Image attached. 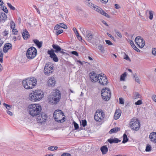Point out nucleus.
Instances as JSON below:
<instances>
[{"label":"nucleus","instance_id":"38","mask_svg":"<svg viewBox=\"0 0 156 156\" xmlns=\"http://www.w3.org/2000/svg\"><path fill=\"white\" fill-rule=\"evenodd\" d=\"M80 124L82 125L83 127L87 125V121L86 120H82V122H80Z\"/></svg>","mask_w":156,"mask_h":156},{"label":"nucleus","instance_id":"24","mask_svg":"<svg viewBox=\"0 0 156 156\" xmlns=\"http://www.w3.org/2000/svg\"><path fill=\"white\" fill-rule=\"evenodd\" d=\"M100 150L103 154L107 153L108 151V148L106 146H103L101 147Z\"/></svg>","mask_w":156,"mask_h":156},{"label":"nucleus","instance_id":"44","mask_svg":"<svg viewBox=\"0 0 156 156\" xmlns=\"http://www.w3.org/2000/svg\"><path fill=\"white\" fill-rule=\"evenodd\" d=\"M15 27V24L13 21H11L10 22V27L12 29H14Z\"/></svg>","mask_w":156,"mask_h":156},{"label":"nucleus","instance_id":"34","mask_svg":"<svg viewBox=\"0 0 156 156\" xmlns=\"http://www.w3.org/2000/svg\"><path fill=\"white\" fill-rule=\"evenodd\" d=\"M58 148V147L57 146H51L48 147V149L49 150L53 151L55 150H57Z\"/></svg>","mask_w":156,"mask_h":156},{"label":"nucleus","instance_id":"4","mask_svg":"<svg viewBox=\"0 0 156 156\" xmlns=\"http://www.w3.org/2000/svg\"><path fill=\"white\" fill-rule=\"evenodd\" d=\"M52 47L54 50H49L48 51V53L50 55V57L53 58L54 61L57 62L58 61V59L54 52L55 53H58L62 50V49L59 46L55 44H52Z\"/></svg>","mask_w":156,"mask_h":156},{"label":"nucleus","instance_id":"27","mask_svg":"<svg viewBox=\"0 0 156 156\" xmlns=\"http://www.w3.org/2000/svg\"><path fill=\"white\" fill-rule=\"evenodd\" d=\"M22 36L25 40L27 39L29 36V33L26 30H24V32L22 34Z\"/></svg>","mask_w":156,"mask_h":156},{"label":"nucleus","instance_id":"28","mask_svg":"<svg viewBox=\"0 0 156 156\" xmlns=\"http://www.w3.org/2000/svg\"><path fill=\"white\" fill-rule=\"evenodd\" d=\"M53 69H44V72L45 74L49 75L53 72Z\"/></svg>","mask_w":156,"mask_h":156},{"label":"nucleus","instance_id":"55","mask_svg":"<svg viewBox=\"0 0 156 156\" xmlns=\"http://www.w3.org/2000/svg\"><path fill=\"white\" fill-rule=\"evenodd\" d=\"M61 156H71V155L68 153H63Z\"/></svg>","mask_w":156,"mask_h":156},{"label":"nucleus","instance_id":"11","mask_svg":"<svg viewBox=\"0 0 156 156\" xmlns=\"http://www.w3.org/2000/svg\"><path fill=\"white\" fill-rule=\"evenodd\" d=\"M105 114L101 110H97L95 113L94 118L97 122H100L103 119Z\"/></svg>","mask_w":156,"mask_h":156},{"label":"nucleus","instance_id":"62","mask_svg":"<svg viewBox=\"0 0 156 156\" xmlns=\"http://www.w3.org/2000/svg\"><path fill=\"white\" fill-rule=\"evenodd\" d=\"M115 8L116 9H119L120 8L119 5L117 4H115Z\"/></svg>","mask_w":156,"mask_h":156},{"label":"nucleus","instance_id":"7","mask_svg":"<svg viewBox=\"0 0 156 156\" xmlns=\"http://www.w3.org/2000/svg\"><path fill=\"white\" fill-rule=\"evenodd\" d=\"M129 126L132 130L137 131L140 128V122L137 118L134 117L129 122Z\"/></svg>","mask_w":156,"mask_h":156},{"label":"nucleus","instance_id":"56","mask_svg":"<svg viewBox=\"0 0 156 156\" xmlns=\"http://www.w3.org/2000/svg\"><path fill=\"white\" fill-rule=\"evenodd\" d=\"M152 99L156 102V95H153L152 97Z\"/></svg>","mask_w":156,"mask_h":156},{"label":"nucleus","instance_id":"40","mask_svg":"<svg viewBox=\"0 0 156 156\" xmlns=\"http://www.w3.org/2000/svg\"><path fill=\"white\" fill-rule=\"evenodd\" d=\"M133 77L135 78V81L136 82L138 83H140V80L139 78L134 75H133Z\"/></svg>","mask_w":156,"mask_h":156},{"label":"nucleus","instance_id":"1","mask_svg":"<svg viewBox=\"0 0 156 156\" xmlns=\"http://www.w3.org/2000/svg\"><path fill=\"white\" fill-rule=\"evenodd\" d=\"M29 113L32 117L40 115L41 112V106L39 104H32L28 106Z\"/></svg>","mask_w":156,"mask_h":156},{"label":"nucleus","instance_id":"21","mask_svg":"<svg viewBox=\"0 0 156 156\" xmlns=\"http://www.w3.org/2000/svg\"><path fill=\"white\" fill-rule=\"evenodd\" d=\"M12 47V45L11 44L9 43L6 44H5L3 50L5 53H6Z\"/></svg>","mask_w":156,"mask_h":156},{"label":"nucleus","instance_id":"37","mask_svg":"<svg viewBox=\"0 0 156 156\" xmlns=\"http://www.w3.org/2000/svg\"><path fill=\"white\" fill-rule=\"evenodd\" d=\"M151 146L149 144L147 145L146 147V148L145 149L146 151L147 152V151H151Z\"/></svg>","mask_w":156,"mask_h":156},{"label":"nucleus","instance_id":"23","mask_svg":"<svg viewBox=\"0 0 156 156\" xmlns=\"http://www.w3.org/2000/svg\"><path fill=\"white\" fill-rule=\"evenodd\" d=\"M93 37L92 33L91 32L87 34L86 36V39L89 42H90L92 40Z\"/></svg>","mask_w":156,"mask_h":156},{"label":"nucleus","instance_id":"33","mask_svg":"<svg viewBox=\"0 0 156 156\" xmlns=\"http://www.w3.org/2000/svg\"><path fill=\"white\" fill-rule=\"evenodd\" d=\"M98 49L100 50L101 52L103 53L105 51L104 48V46L101 44H99L98 46Z\"/></svg>","mask_w":156,"mask_h":156},{"label":"nucleus","instance_id":"9","mask_svg":"<svg viewBox=\"0 0 156 156\" xmlns=\"http://www.w3.org/2000/svg\"><path fill=\"white\" fill-rule=\"evenodd\" d=\"M88 6L90 7L91 8L95 10L96 11L101 14L105 16L106 17L109 18V15L106 13L104 10H103L101 8L98 7L96 5H94L91 2H89L87 4Z\"/></svg>","mask_w":156,"mask_h":156},{"label":"nucleus","instance_id":"12","mask_svg":"<svg viewBox=\"0 0 156 156\" xmlns=\"http://www.w3.org/2000/svg\"><path fill=\"white\" fill-rule=\"evenodd\" d=\"M98 83L103 85H106L108 82V81L106 77L103 74H99L98 76Z\"/></svg>","mask_w":156,"mask_h":156},{"label":"nucleus","instance_id":"29","mask_svg":"<svg viewBox=\"0 0 156 156\" xmlns=\"http://www.w3.org/2000/svg\"><path fill=\"white\" fill-rule=\"evenodd\" d=\"M120 130V128L118 127L114 128L110 130L109 133L110 134H112L113 133H116L118 131H119Z\"/></svg>","mask_w":156,"mask_h":156},{"label":"nucleus","instance_id":"3","mask_svg":"<svg viewBox=\"0 0 156 156\" xmlns=\"http://www.w3.org/2000/svg\"><path fill=\"white\" fill-rule=\"evenodd\" d=\"M37 81L36 79L34 77L29 78L23 80L22 84L24 88L27 89H32L36 86Z\"/></svg>","mask_w":156,"mask_h":156},{"label":"nucleus","instance_id":"59","mask_svg":"<svg viewBox=\"0 0 156 156\" xmlns=\"http://www.w3.org/2000/svg\"><path fill=\"white\" fill-rule=\"evenodd\" d=\"M76 35L77 36V38L80 41L82 39L81 37L80 36L79 34H78Z\"/></svg>","mask_w":156,"mask_h":156},{"label":"nucleus","instance_id":"10","mask_svg":"<svg viewBox=\"0 0 156 156\" xmlns=\"http://www.w3.org/2000/svg\"><path fill=\"white\" fill-rule=\"evenodd\" d=\"M37 50L34 47H30L27 50L26 52V55L28 58L29 59H32L34 58L36 55Z\"/></svg>","mask_w":156,"mask_h":156},{"label":"nucleus","instance_id":"61","mask_svg":"<svg viewBox=\"0 0 156 156\" xmlns=\"http://www.w3.org/2000/svg\"><path fill=\"white\" fill-rule=\"evenodd\" d=\"M130 44L132 47L133 46L135 45L133 41L132 40L130 41Z\"/></svg>","mask_w":156,"mask_h":156},{"label":"nucleus","instance_id":"47","mask_svg":"<svg viewBox=\"0 0 156 156\" xmlns=\"http://www.w3.org/2000/svg\"><path fill=\"white\" fill-rule=\"evenodd\" d=\"M119 103L120 104H124V101L123 98H119Z\"/></svg>","mask_w":156,"mask_h":156},{"label":"nucleus","instance_id":"5","mask_svg":"<svg viewBox=\"0 0 156 156\" xmlns=\"http://www.w3.org/2000/svg\"><path fill=\"white\" fill-rule=\"evenodd\" d=\"M53 117L55 120L58 122H63L64 121L65 116L63 112L61 110H55L54 113Z\"/></svg>","mask_w":156,"mask_h":156},{"label":"nucleus","instance_id":"2","mask_svg":"<svg viewBox=\"0 0 156 156\" xmlns=\"http://www.w3.org/2000/svg\"><path fill=\"white\" fill-rule=\"evenodd\" d=\"M44 96L43 91L41 90H36L29 94V97L31 101L36 102L41 100L43 98Z\"/></svg>","mask_w":156,"mask_h":156},{"label":"nucleus","instance_id":"15","mask_svg":"<svg viewBox=\"0 0 156 156\" xmlns=\"http://www.w3.org/2000/svg\"><path fill=\"white\" fill-rule=\"evenodd\" d=\"M37 121L38 122L42 123L44 122L47 118V115L46 114L42 113L41 115H37Z\"/></svg>","mask_w":156,"mask_h":156},{"label":"nucleus","instance_id":"13","mask_svg":"<svg viewBox=\"0 0 156 156\" xmlns=\"http://www.w3.org/2000/svg\"><path fill=\"white\" fill-rule=\"evenodd\" d=\"M135 41L136 44L140 48H143L145 45V41L144 40L141 38L140 36H137L136 37Z\"/></svg>","mask_w":156,"mask_h":156},{"label":"nucleus","instance_id":"63","mask_svg":"<svg viewBox=\"0 0 156 156\" xmlns=\"http://www.w3.org/2000/svg\"><path fill=\"white\" fill-rule=\"evenodd\" d=\"M102 2L104 3H106L108 2V0H101Z\"/></svg>","mask_w":156,"mask_h":156},{"label":"nucleus","instance_id":"14","mask_svg":"<svg viewBox=\"0 0 156 156\" xmlns=\"http://www.w3.org/2000/svg\"><path fill=\"white\" fill-rule=\"evenodd\" d=\"M90 79L91 81L93 82H96L98 81V75H97L94 72L92 71L89 74Z\"/></svg>","mask_w":156,"mask_h":156},{"label":"nucleus","instance_id":"54","mask_svg":"<svg viewBox=\"0 0 156 156\" xmlns=\"http://www.w3.org/2000/svg\"><path fill=\"white\" fill-rule=\"evenodd\" d=\"M73 30L76 35L78 34L79 33H78V32L77 31V30H76V28L75 27H74L73 28Z\"/></svg>","mask_w":156,"mask_h":156},{"label":"nucleus","instance_id":"19","mask_svg":"<svg viewBox=\"0 0 156 156\" xmlns=\"http://www.w3.org/2000/svg\"><path fill=\"white\" fill-rule=\"evenodd\" d=\"M121 113V111L119 109H116L114 115V118L115 119H118L120 117Z\"/></svg>","mask_w":156,"mask_h":156},{"label":"nucleus","instance_id":"58","mask_svg":"<svg viewBox=\"0 0 156 156\" xmlns=\"http://www.w3.org/2000/svg\"><path fill=\"white\" fill-rule=\"evenodd\" d=\"M107 34L109 37H110L112 39L114 40V37H112L110 34H109L108 33H107Z\"/></svg>","mask_w":156,"mask_h":156},{"label":"nucleus","instance_id":"51","mask_svg":"<svg viewBox=\"0 0 156 156\" xmlns=\"http://www.w3.org/2000/svg\"><path fill=\"white\" fill-rule=\"evenodd\" d=\"M132 47L137 52H139L140 51V50L136 47L135 45L133 46Z\"/></svg>","mask_w":156,"mask_h":156},{"label":"nucleus","instance_id":"64","mask_svg":"<svg viewBox=\"0 0 156 156\" xmlns=\"http://www.w3.org/2000/svg\"><path fill=\"white\" fill-rule=\"evenodd\" d=\"M3 43V41L2 40H1V39L0 38V47H1L2 46Z\"/></svg>","mask_w":156,"mask_h":156},{"label":"nucleus","instance_id":"50","mask_svg":"<svg viewBox=\"0 0 156 156\" xmlns=\"http://www.w3.org/2000/svg\"><path fill=\"white\" fill-rule=\"evenodd\" d=\"M142 103L141 100H138L135 103V104L136 105H140Z\"/></svg>","mask_w":156,"mask_h":156},{"label":"nucleus","instance_id":"43","mask_svg":"<svg viewBox=\"0 0 156 156\" xmlns=\"http://www.w3.org/2000/svg\"><path fill=\"white\" fill-rule=\"evenodd\" d=\"M8 6L12 10H15V8L14 7L12 6L11 4L10 3H7Z\"/></svg>","mask_w":156,"mask_h":156},{"label":"nucleus","instance_id":"48","mask_svg":"<svg viewBox=\"0 0 156 156\" xmlns=\"http://www.w3.org/2000/svg\"><path fill=\"white\" fill-rule=\"evenodd\" d=\"M115 32L116 33V34H117V35L119 37H120V38L122 37V35L121 33L120 32H119L118 31L116 30H115Z\"/></svg>","mask_w":156,"mask_h":156},{"label":"nucleus","instance_id":"45","mask_svg":"<svg viewBox=\"0 0 156 156\" xmlns=\"http://www.w3.org/2000/svg\"><path fill=\"white\" fill-rule=\"evenodd\" d=\"M73 124L75 129H77L79 128V125L76 122L74 121Z\"/></svg>","mask_w":156,"mask_h":156},{"label":"nucleus","instance_id":"20","mask_svg":"<svg viewBox=\"0 0 156 156\" xmlns=\"http://www.w3.org/2000/svg\"><path fill=\"white\" fill-rule=\"evenodd\" d=\"M108 141L111 144L113 143L116 144L118 143L119 142H121V140H119L118 138H110L108 139Z\"/></svg>","mask_w":156,"mask_h":156},{"label":"nucleus","instance_id":"42","mask_svg":"<svg viewBox=\"0 0 156 156\" xmlns=\"http://www.w3.org/2000/svg\"><path fill=\"white\" fill-rule=\"evenodd\" d=\"M149 19L151 20H152L153 17V13L151 11H149Z\"/></svg>","mask_w":156,"mask_h":156},{"label":"nucleus","instance_id":"6","mask_svg":"<svg viewBox=\"0 0 156 156\" xmlns=\"http://www.w3.org/2000/svg\"><path fill=\"white\" fill-rule=\"evenodd\" d=\"M60 97V91L59 90H57L53 95H51L49 96L48 100L49 103L55 104L59 101Z\"/></svg>","mask_w":156,"mask_h":156},{"label":"nucleus","instance_id":"30","mask_svg":"<svg viewBox=\"0 0 156 156\" xmlns=\"http://www.w3.org/2000/svg\"><path fill=\"white\" fill-rule=\"evenodd\" d=\"M128 139L127 136L126 134H124L123 135V140L122 143L123 144L125 143L128 141Z\"/></svg>","mask_w":156,"mask_h":156},{"label":"nucleus","instance_id":"36","mask_svg":"<svg viewBox=\"0 0 156 156\" xmlns=\"http://www.w3.org/2000/svg\"><path fill=\"white\" fill-rule=\"evenodd\" d=\"M1 9L5 13H7L8 12V10L7 8L4 6H2L1 7Z\"/></svg>","mask_w":156,"mask_h":156},{"label":"nucleus","instance_id":"35","mask_svg":"<svg viewBox=\"0 0 156 156\" xmlns=\"http://www.w3.org/2000/svg\"><path fill=\"white\" fill-rule=\"evenodd\" d=\"M140 94L137 92H135L134 93L133 98L135 99L138 98H140Z\"/></svg>","mask_w":156,"mask_h":156},{"label":"nucleus","instance_id":"8","mask_svg":"<svg viewBox=\"0 0 156 156\" xmlns=\"http://www.w3.org/2000/svg\"><path fill=\"white\" fill-rule=\"evenodd\" d=\"M101 95L103 100L108 101L111 97V92L110 90L108 88L103 89L101 91Z\"/></svg>","mask_w":156,"mask_h":156},{"label":"nucleus","instance_id":"60","mask_svg":"<svg viewBox=\"0 0 156 156\" xmlns=\"http://www.w3.org/2000/svg\"><path fill=\"white\" fill-rule=\"evenodd\" d=\"M7 112L10 115L12 116L13 115L12 113L10 111H7Z\"/></svg>","mask_w":156,"mask_h":156},{"label":"nucleus","instance_id":"22","mask_svg":"<svg viewBox=\"0 0 156 156\" xmlns=\"http://www.w3.org/2000/svg\"><path fill=\"white\" fill-rule=\"evenodd\" d=\"M55 81L53 77H51L48 81V84L49 86H54L55 84Z\"/></svg>","mask_w":156,"mask_h":156},{"label":"nucleus","instance_id":"31","mask_svg":"<svg viewBox=\"0 0 156 156\" xmlns=\"http://www.w3.org/2000/svg\"><path fill=\"white\" fill-rule=\"evenodd\" d=\"M126 76V72L122 74L120 77V80L121 81H124L125 80V77Z\"/></svg>","mask_w":156,"mask_h":156},{"label":"nucleus","instance_id":"17","mask_svg":"<svg viewBox=\"0 0 156 156\" xmlns=\"http://www.w3.org/2000/svg\"><path fill=\"white\" fill-rule=\"evenodd\" d=\"M60 28H62L66 29L67 28V26L63 23H59L56 25L54 27L55 30H58Z\"/></svg>","mask_w":156,"mask_h":156},{"label":"nucleus","instance_id":"49","mask_svg":"<svg viewBox=\"0 0 156 156\" xmlns=\"http://www.w3.org/2000/svg\"><path fill=\"white\" fill-rule=\"evenodd\" d=\"M12 33L14 35H16L18 32V31L16 29H13L12 31Z\"/></svg>","mask_w":156,"mask_h":156},{"label":"nucleus","instance_id":"57","mask_svg":"<svg viewBox=\"0 0 156 156\" xmlns=\"http://www.w3.org/2000/svg\"><path fill=\"white\" fill-rule=\"evenodd\" d=\"M72 53L73 54L75 55L76 56H77L78 55V53L76 51H72Z\"/></svg>","mask_w":156,"mask_h":156},{"label":"nucleus","instance_id":"46","mask_svg":"<svg viewBox=\"0 0 156 156\" xmlns=\"http://www.w3.org/2000/svg\"><path fill=\"white\" fill-rule=\"evenodd\" d=\"M124 59H125L127 61H131V60L129 57L128 55H126L125 54V55L124 56Z\"/></svg>","mask_w":156,"mask_h":156},{"label":"nucleus","instance_id":"52","mask_svg":"<svg viewBox=\"0 0 156 156\" xmlns=\"http://www.w3.org/2000/svg\"><path fill=\"white\" fill-rule=\"evenodd\" d=\"M105 42L107 44L109 45H112V43L109 40H105Z\"/></svg>","mask_w":156,"mask_h":156},{"label":"nucleus","instance_id":"32","mask_svg":"<svg viewBox=\"0 0 156 156\" xmlns=\"http://www.w3.org/2000/svg\"><path fill=\"white\" fill-rule=\"evenodd\" d=\"M3 105L5 106L6 109L8 110H10L12 108V105H10L8 104H7L5 103L3 104Z\"/></svg>","mask_w":156,"mask_h":156},{"label":"nucleus","instance_id":"16","mask_svg":"<svg viewBox=\"0 0 156 156\" xmlns=\"http://www.w3.org/2000/svg\"><path fill=\"white\" fill-rule=\"evenodd\" d=\"M149 137L151 141L156 143V132H152L151 133Z\"/></svg>","mask_w":156,"mask_h":156},{"label":"nucleus","instance_id":"53","mask_svg":"<svg viewBox=\"0 0 156 156\" xmlns=\"http://www.w3.org/2000/svg\"><path fill=\"white\" fill-rule=\"evenodd\" d=\"M152 54L154 55H156V49L155 48L152 49Z\"/></svg>","mask_w":156,"mask_h":156},{"label":"nucleus","instance_id":"41","mask_svg":"<svg viewBox=\"0 0 156 156\" xmlns=\"http://www.w3.org/2000/svg\"><path fill=\"white\" fill-rule=\"evenodd\" d=\"M56 30V34L57 35L60 34L63 32V30L62 29H59L58 30Z\"/></svg>","mask_w":156,"mask_h":156},{"label":"nucleus","instance_id":"25","mask_svg":"<svg viewBox=\"0 0 156 156\" xmlns=\"http://www.w3.org/2000/svg\"><path fill=\"white\" fill-rule=\"evenodd\" d=\"M34 43L39 48H41L42 46V42H40L37 39H34L33 40Z\"/></svg>","mask_w":156,"mask_h":156},{"label":"nucleus","instance_id":"18","mask_svg":"<svg viewBox=\"0 0 156 156\" xmlns=\"http://www.w3.org/2000/svg\"><path fill=\"white\" fill-rule=\"evenodd\" d=\"M7 18V15L4 12L0 13V21L3 23L5 22Z\"/></svg>","mask_w":156,"mask_h":156},{"label":"nucleus","instance_id":"39","mask_svg":"<svg viewBox=\"0 0 156 156\" xmlns=\"http://www.w3.org/2000/svg\"><path fill=\"white\" fill-rule=\"evenodd\" d=\"M80 29L83 34L85 35L86 34V32H87V30L86 29L83 27H80Z\"/></svg>","mask_w":156,"mask_h":156},{"label":"nucleus","instance_id":"26","mask_svg":"<svg viewBox=\"0 0 156 156\" xmlns=\"http://www.w3.org/2000/svg\"><path fill=\"white\" fill-rule=\"evenodd\" d=\"M53 64L51 63L48 62L45 65L44 69H53Z\"/></svg>","mask_w":156,"mask_h":156}]
</instances>
